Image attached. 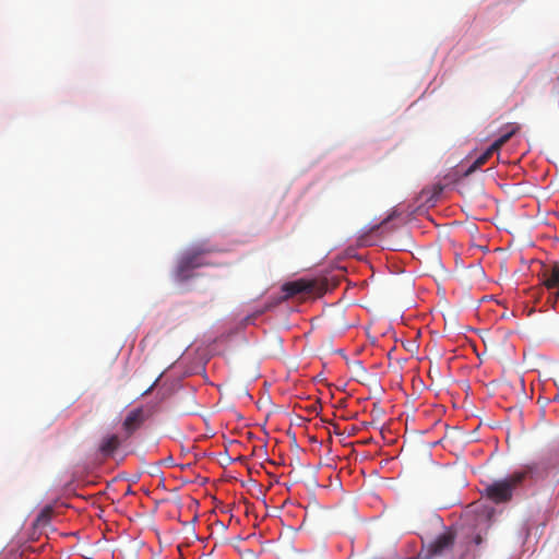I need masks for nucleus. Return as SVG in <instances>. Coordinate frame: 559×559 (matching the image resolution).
<instances>
[{
  "instance_id": "6e6552de",
  "label": "nucleus",
  "mask_w": 559,
  "mask_h": 559,
  "mask_svg": "<svg viewBox=\"0 0 559 559\" xmlns=\"http://www.w3.org/2000/svg\"><path fill=\"white\" fill-rule=\"evenodd\" d=\"M511 129L504 133L503 135H501L500 138H498L489 147L491 148V151H493L495 153L499 152L500 148L516 133L519 132L520 130V126L514 123V124H510Z\"/></svg>"
},
{
  "instance_id": "f257e3e1",
  "label": "nucleus",
  "mask_w": 559,
  "mask_h": 559,
  "mask_svg": "<svg viewBox=\"0 0 559 559\" xmlns=\"http://www.w3.org/2000/svg\"><path fill=\"white\" fill-rule=\"evenodd\" d=\"M216 251V249L204 243L187 250L179 259L175 272L177 281L185 282L192 277L194 269L207 265L202 259L204 254Z\"/></svg>"
},
{
  "instance_id": "7ed1b4c3",
  "label": "nucleus",
  "mask_w": 559,
  "mask_h": 559,
  "mask_svg": "<svg viewBox=\"0 0 559 559\" xmlns=\"http://www.w3.org/2000/svg\"><path fill=\"white\" fill-rule=\"evenodd\" d=\"M317 282L309 280H297L288 282L283 285L282 290L285 294V298H292L295 296L309 297L317 294Z\"/></svg>"
},
{
  "instance_id": "9b49d317",
  "label": "nucleus",
  "mask_w": 559,
  "mask_h": 559,
  "mask_svg": "<svg viewBox=\"0 0 559 559\" xmlns=\"http://www.w3.org/2000/svg\"><path fill=\"white\" fill-rule=\"evenodd\" d=\"M157 381H158V379H156V380L154 381V383H153L148 389H146V390L142 393V396L148 395V394L153 391V389L155 388V385H156Z\"/></svg>"
},
{
  "instance_id": "39448f33",
  "label": "nucleus",
  "mask_w": 559,
  "mask_h": 559,
  "mask_svg": "<svg viewBox=\"0 0 559 559\" xmlns=\"http://www.w3.org/2000/svg\"><path fill=\"white\" fill-rule=\"evenodd\" d=\"M455 540V534L452 531H447L439 535L429 547L432 555H441L443 551L451 549Z\"/></svg>"
},
{
  "instance_id": "0eeeda50",
  "label": "nucleus",
  "mask_w": 559,
  "mask_h": 559,
  "mask_svg": "<svg viewBox=\"0 0 559 559\" xmlns=\"http://www.w3.org/2000/svg\"><path fill=\"white\" fill-rule=\"evenodd\" d=\"M543 284L547 289L559 288V266L554 265L543 272Z\"/></svg>"
},
{
  "instance_id": "423d86ee",
  "label": "nucleus",
  "mask_w": 559,
  "mask_h": 559,
  "mask_svg": "<svg viewBox=\"0 0 559 559\" xmlns=\"http://www.w3.org/2000/svg\"><path fill=\"white\" fill-rule=\"evenodd\" d=\"M120 445L121 439L117 435H107L102 439L98 451L104 457H110Z\"/></svg>"
},
{
  "instance_id": "f03ea898",
  "label": "nucleus",
  "mask_w": 559,
  "mask_h": 559,
  "mask_svg": "<svg viewBox=\"0 0 559 559\" xmlns=\"http://www.w3.org/2000/svg\"><path fill=\"white\" fill-rule=\"evenodd\" d=\"M526 474V471L514 472L509 477L488 485L485 489L487 498L496 503L509 501L513 489L524 480Z\"/></svg>"
},
{
  "instance_id": "9d476101",
  "label": "nucleus",
  "mask_w": 559,
  "mask_h": 559,
  "mask_svg": "<svg viewBox=\"0 0 559 559\" xmlns=\"http://www.w3.org/2000/svg\"><path fill=\"white\" fill-rule=\"evenodd\" d=\"M52 515V509L51 507H45L39 514L36 518V525L38 526H45L50 522Z\"/></svg>"
},
{
  "instance_id": "1a4fd4ad",
  "label": "nucleus",
  "mask_w": 559,
  "mask_h": 559,
  "mask_svg": "<svg viewBox=\"0 0 559 559\" xmlns=\"http://www.w3.org/2000/svg\"><path fill=\"white\" fill-rule=\"evenodd\" d=\"M493 151H491L490 147H488L484 153H481L474 162L473 164L468 167V169L466 170V175H471L472 173L476 171L477 169H479L483 165H485L489 158L493 155Z\"/></svg>"
},
{
  "instance_id": "20e7f679",
  "label": "nucleus",
  "mask_w": 559,
  "mask_h": 559,
  "mask_svg": "<svg viewBox=\"0 0 559 559\" xmlns=\"http://www.w3.org/2000/svg\"><path fill=\"white\" fill-rule=\"evenodd\" d=\"M146 417L143 407L130 411L122 423L126 439L130 438L138 429H140Z\"/></svg>"
}]
</instances>
